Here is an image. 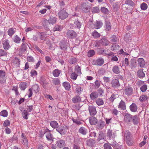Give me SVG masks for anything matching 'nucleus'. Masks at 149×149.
<instances>
[{
    "label": "nucleus",
    "instance_id": "obj_10",
    "mask_svg": "<svg viewBox=\"0 0 149 149\" xmlns=\"http://www.w3.org/2000/svg\"><path fill=\"white\" fill-rule=\"evenodd\" d=\"M107 136L109 139H111L115 137L116 136V133L113 132L112 130H109L107 132Z\"/></svg>",
    "mask_w": 149,
    "mask_h": 149
},
{
    "label": "nucleus",
    "instance_id": "obj_29",
    "mask_svg": "<svg viewBox=\"0 0 149 149\" xmlns=\"http://www.w3.org/2000/svg\"><path fill=\"white\" fill-rule=\"evenodd\" d=\"M61 72V70L58 69H55L53 71L52 73L54 77H57L59 76Z\"/></svg>",
    "mask_w": 149,
    "mask_h": 149
},
{
    "label": "nucleus",
    "instance_id": "obj_44",
    "mask_svg": "<svg viewBox=\"0 0 149 149\" xmlns=\"http://www.w3.org/2000/svg\"><path fill=\"white\" fill-rule=\"evenodd\" d=\"M110 144L114 148L118 149L119 147L118 144L114 141H113Z\"/></svg>",
    "mask_w": 149,
    "mask_h": 149
},
{
    "label": "nucleus",
    "instance_id": "obj_28",
    "mask_svg": "<svg viewBox=\"0 0 149 149\" xmlns=\"http://www.w3.org/2000/svg\"><path fill=\"white\" fill-rule=\"evenodd\" d=\"M29 114L28 113L27 110H24L22 112V116L23 118L26 120L28 119V116Z\"/></svg>",
    "mask_w": 149,
    "mask_h": 149
},
{
    "label": "nucleus",
    "instance_id": "obj_18",
    "mask_svg": "<svg viewBox=\"0 0 149 149\" xmlns=\"http://www.w3.org/2000/svg\"><path fill=\"white\" fill-rule=\"evenodd\" d=\"M98 94L97 92H92L90 94V97L92 100L96 99L98 97Z\"/></svg>",
    "mask_w": 149,
    "mask_h": 149
},
{
    "label": "nucleus",
    "instance_id": "obj_25",
    "mask_svg": "<svg viewBox=\"0 0 149 149\" xmlns=\"http://www.w3.org/2000/svg\"><path fill=\"white\" fill-rule=\"evenodd\" d=\"M50 126L53 128H57L58 127V124L56 121L53 120L51 121L50 123Z\"/></svg>",
    "mask_w": 149,
    "mask_h": 149
},
{
    "label": "nucleus",
    "instance_id": "obj_55",
    "mask_svg": "<svg viewBox=\"0 0 149 149\" xmlns=\"http://www.w3.org/2000/svg\"><path fill=\"white\" fill-rule=\"evenodd\" d=\"M76 59L75 58H71L69 59V62L71 64H73L76 62Z\"/></svg>",
    "mask_w": 149,
    "mask_h": 149
},
{
    "label": "nucleus",
    "instance_id": "obj_47",
    "mask_svg": "<svg viewBox=\"0 0 149 149\" xmlns=\"http://www.w3.org/2000/svg\"><path fill=\"white\" fill-rule=\"evenodd\" d=\"M93 36L95 38H97L100 36V34L96 31H95L92 33Z\"/></svg>",
    "mask_w": 149,
    "mask_h": 149
},
{
    "label": "nucleus",
    "instance_id": "obj_57",
    "mask_svg": "<svg viewBox=\"0 0 149 149\" xmlns=\"http://www.w3.org/2000/svg\"><path fill=\"white\" fill-rule=\"evenodd\" d=\"M82 10L84 13H86L89 11V8L88 6H85L83 7Z\"/></svg>",
    "mask_w": 149,
    "mask_h": 149
},
{
    "label": "nucleus",
    "instance_id": "obj_3",
    "mask_svg": "<svg viewBox=\"0 0 149 149\" xmlns=\"http://www.w3.org/2000/svg\"><path fill=\"white\" fill-rule=\"evenodd\" d=\"M6 73L4 71L0 70V83L4 84L6 79Z\"/></svg>",
    "mask_w": 149,
    "mask_h": 149
},
{
    "label": "nucleus",
    "instance_id": "obj_7",
    "mask_svg": "<svg viewBox=\"0 0 149 149\" xmlns=\"http://www.w3.org/2000/svg\"><path fill=\"white\" fill-rule=\"evenodd\" d=\"M112 86L114 88H117L120 86V83L118 79H113L111 83Z\"/></svg>",
    "mask_w": 149,
    "mask_h": 149
},
{
    "label": "nucleus",
    "instance_id": "obj_26",
    "mask_svg": "<svg viewBox=\"0 0 149 149\" xmlns=\"http://www.w3.org/2000/svg\"><path fill=\"white\" fill-rule=\"evenodd\" d=\"M105 125V123L102 120H100L98 122L97 124L98 128L99 129H102Z\"/></svg>",
    "mask_w": 149,
    "mask_h": 149
},
{
    "label": "nucleus",
    "instance_id": "obj_20",
    "mask_svg": "<svg viewBox=\"0 0 149 149\" xmlns=\"http://www.w3.org/2000/svg\"><path fill=\"white\" fill-rule=\"evenodd\" d=\"M89 119L90 123L91 125H95L96 124L97 122V118L95 117H91L89 118Z\"/></svg>",
    "mask_w": 149,
    "mask_h": 149
},
{
    "label": "nucleus",
    "instance_id": "obj_16",
    "mask_svg": "<svg viewBox=\"0 0 149 149\" xmlns=\"http://www.w3.org/2000/svg\"><path fill=\"white\" fill-rule=\"evenodd\" d=\"M40 83L44 88H45L46 86L48 84V82L46 81V79L42 77L40 78Z\"/></svg>",
    "mask_w": 149,
    "mask_h": 149
},
{
    "label": "nucleus",
    "instance_id": "obj_58",
    "mask_svg": "<svg viewBox=\"0 0 149 149\" xmlns=\"http://www.w3.org/2000/svg\"><path fill=\"white\" fill-rule=\"evenodd\" d=\"M147 89V86L145 84L140 88V90L141 91L143 92H145Z\"/></svg>",
    "mask_w": 149,
    "mask_h": 149
},
{
    "label": "nucleus",
    "instance_id": "obj_8",
    "mask_svg": "<svg viewBox=\"0 0 149 149\" xmlns=\"http://www.w3.org/2000/svg\"><path fill=\"white\" fill-rule=\"evenodd\" d=\"M132 120V116L128 113H126L124 116V120L126 122H130Z\"/></svg>",
    "mask_w": 149,
    "mask_h": 149
},
{
    "label": "nucleus",
    "instance_id": "obj_32",
    "mask_svg": "<svg viewBox=\"0 0 149 149\" xmlns=\"http://www.w3.org/2000/svg\"><path fill=\"white\" fill-rule=\"evenodd\" d=\"M124 138L126 139L132 138L131 133L128 131H126L124 132Z\"/></svg>",
    "mask_w": 149,
    "mask_h": 149
},
{
    "label": "nucleus",
    "instance_id": "obj_52",
    "mask_svg": "<svg viewBox=\"0 0 149 149\" xmlns=\"http://www.w3.org/2000/svg\"><path fill=\"white\" fill-rule=\"evenodd\" d=\"M78 75L76 74L75 72H73L70 75V78L74 80H75L76 79Z\"/></svg>",
    "mask_w": 149,
    "mask_h": 149
},
{
    "label": "nucleus",
    "instance_id": "obj_33",
    "mask_svg": "<svg viewBox=\"0 0 149 149\" xmlns=\"http://www.w3.org/2000/svg\"><path fill=\"white\" fill-rule=\"evenodd\" d=\"M72 101L74 103L79 102L81 101V98L79 96H75L72 98Z\"/></svg>",
    "mask_w": 149,
    "mask_h": 149
},
{
    "label": "nucleus",
    "instance_id": "obj_37",
    "mask_svg": "<svg viewBox=\"0 0 149 149\" xmlns=\"http://www.w3.org/2000/svg\"><path fill=\"white\" fill-rule=\"evenodd\" d=\"M75 71L78 74H81V68L78 65L75 66Z\"/></svg>",
    "mask_w": 149,
    "mask_h": 149
},
{
    "label": "nucleus",
    "instance_id": "obj_15",
    "mask_svg": "<svg viewBox=\"0 0 149 149\" xmlns=\"http://www.w3.org/2000/svg\"><path fill=\"white\" fill-rule=\"evenodd\" d=\"M118 108L120 110H125L126 109V105L125 102L123 100H121L118 105Z\"/></svg>",
    "mask_w": 149,
    "mask_h": 149
},
{
    "label": "nucleus",
    "instance_id": "obj_13",
    "mask_svg": "<svg viewBox=\"0 0 149 149\" xmlns=\"http://www.w3.org/2000/svg\"><path fill=\"white\" fill-rule=\"evenodd\" d=\"M102 22L100 21H96L94 24V27L96 29H100L102 26Z\"/></svg>",
    "mask_w": 149,
    "mask_h": 149
},
{
    "label": "nucleus",
    "instance_id": "obj_56",
    "mask_svg": "<svg viewBox=\"0 0 149 149\" xmlns=\"http://www.w3.org/2000/svg\"><path fill=\"white\" fill-rule=\"evenodd\" d=\"M125 4L127 5H130L132 6H133L134 5V2L131 0H127L125 2Z\"/></svg>",
    "mask_w": 149,
    "mask_h": 149
},
{
    "label": "nucleus",
    "instance_id": "obj_59",
    "mask_svg": "<svg viewBox=\"0 0 149 149\" xmlns=\"http://www.w3.org/2000/svg\"><path fill=\"white\" fill-rule=\"evenodd\" d=\"M60 47L61 49L65 51L66 50L67 48V45L66 44H61L60 45Z\"/></svg>",
    "mask_w": 149,
    "mask_h": 149
},
{
    "label": "nucleus",
    "instance_id": "obj_21",
    "mask_svg": "<svg viewBox=\"0 0 149 149\" xmlns=\"http://www.w3.org/2000/svg\"><path fill=\"white\" fill-rule=\"evenodd\" d=\"M56 144L58 147L59 148H62L65 145V142L62 140H58L56 142Z\"/></svg>",
    "mask_w": 149,
    "mask_h": 149
},
{
    "label": "nucleus",
    "instance_id": "obj_45",
    "mask_svg": "<svg viewBox=\"0 0 149 149\" xmlns=\"http://www.w3.org/2000/svg\"><path fill=\"white\" fill-rule=\"evenodd\" d=\"M132 121L134 124H136L139 122V120L137 116L136 115L132 117Z\"/></svg>",
    "mask_w": 149,
    "mask_h": 149
},
{
    "label": "nucleus",
    "instance_id": "obj_27",
    "mask_svg": "<svg viewBox=\"0 0 149 149\" xmlns=\"http://www.w3.org/2000/svg\"><path fill=\"white\" fill-rule=\"evenodd\" d=\"M15 29L11 28L9 29L8 31V34L10 36H12L15 32Z\"/></svg>",
    "mask_w": 149,
    "mask_h": 149
},
{
    "label": "nucleus",
    "instance_id": "obj_6",
    "mask_svg": "<svg viewBox=\"0 0 149 149\" xmlns=\"http://www.w3.org/2000/svg\"><path fill=\"white\" fill-rule=\"evenodd\" d=\"M133 91L132 88L129 86L125 88L124 90V93L125 95H130L132 94Z\"/></svg>",
    "mask_w": 149,
    "mask_h": 149
},
{
    "label": "nucleus",
    "instance_id": "obj_17",
    "mask_svg": "<svg viewBox=\"0 0 149 149\" xmlns=\"http://www.w3.org/2000/svg\"><path fill=\"white\" fill-rule=\"evenodd\" d=\"M74 85L76 86H77V87L76 88V93H77V94L80 95V94H81V92L83 91V88H81L79 85H77V84H74Z\"/></svg>",
    "mask_w": 149,
    "mask_h": 149
},
{
    "label": "nucleus",
    "instance_id": "obj_31",
    "mask_svg": "<svg viewBox=\"0 0 149 149\" xmlns=\"http://www.w3.org/2000/svg\"><path fill=\"white\" fill-rule=\"evenodd\" d=\"M138 76L140 78H143L144 77L145 74L143 72V69H140L137 72Z\"/></svg>",
    "mask_w": 149,
    "mask_h": 149
},
{
    "label": "nucleus",
    "instance_id": "obj_54",
    "mask_svg": "<svg viewBox=\"0 0 149 149\" xmlns=\"http://www.w3.org/2000/svg\"><path fill=\"white\" fill-rule=\"evenodd\" d=\"M130 66L132 69L135 68L136 66V62L134 60L132 61Z\"/></svg>",
    "mask_w": 149,
    "mask_h": 149
},
{
    "label": "nucleus",
    "instance_id": "obj_14",
    "mask_svg": "<svg viewBox=\"0 0 149 149\" xmlns=\"http://www.w3.org/2000/svg\"><path fill=\"white\" fill-rule=\"evenodd\" d=\"M98 42L102 45H107L109 44L108 40L105 38L99 40Z\"/></svg>",
    "mask_w": 149,
    "mask_h": 149
},
{
    "label": "nucleus",
    "instance_id": "obj_64",
    "mask_svg": "<svg viewBox=\"0 0 149 149\" xmlns=\"http://www.w3.org/2000/svg\"><path fill=\"white\" fill-rule=\"evenodd\" d=\"M53 83L56 85H58L60 84L59 80L57 79H55L53 80Z\"/></svg>",
    "mask_w": 149,
    "mask_h": 149
},
{
    "label": "nucleus",
    "instance_id": "obj_41",
    "mask_svg": "<svg viewBox=\"0 0 149 149\" xmlns=\"http://www.w3.org/2000/svg\"><path fill=\"white\" fill-rule=\"evenodd\" d=\"M74 27L79 29L81 26V23L78 20H76L74 22Z\"/></svg>",
    "mask_w": 149,
    "mask_h": 149
},
{
    "label": "nucleus",
    "instance_id": "obj_12",
    "mask_svg": "<svg viewBox=\"0 0 149 149\" xmlns=\"http://www.w3.org/2000/svg\"><path fill=\"white\" fill-rule=\"evenodd\" d=\"M45 133L46 138L48 140L51 141L52 140L53 136L51 134L49 130H46Z\"/></svg>",
    "mask_w": 149,
    "mask_h": 149
},
{
    "label": "nucleus",
    "instance_id": "obj_39",
    "mask_svg": "<svg viewBox=\"0 0 149 149\" xmlns=\"http://www.w3.org/2000/svg\"><path fill=\"white\" fill-rule=\"evenodd\" d=\"M148 99V97L147 96L145 95H142L139 98V100L141 102H143L145 101Z\"/></svg>",
    "mask_w": 149,
    "mask_h": 149
},
{
    "label": "nucleus",
    "instance_id": "obj_53",
    "mask_svg": "<svg viewBox=\"0 0 149 149\" xmlns=\"http://www.w3.org/2000/svg\"><path fill=\"white\" fill-rule=\"evenodd\" d=\"M95 54L94 51L93 50H89L88 52V57L93 56Z\"/></svg>",
    "mask_w": 149,
    "mask_h": 149
},
{
    "label": "nucleus",
    "instance_id": "obj_35",
    "mask_svg": "<svg viewBox=\"0 0 149 149\" xmlns=\"http://www.w3.org/2000/svg\"><path fill=\"white\" fill-rule=\"evenodd\" d=\"M95 102L97 104L98 106L102 105L104 104L103 100L102 98H98L96 101Z\"/></svg>",
    "mask_w": 149,
    "mask_h": 149
},
{
    "label": "nucleus",
    "instance_id": "obj_63",
    "mask_svg": "<svg viewBox=\"0 0 149 149\" xmlns=\"http://www.w3.org/2000/svg\"><path fill=\"white\" fill-rule=\"evenodd\" d=\"M22 143L24 145H28V140L26 139V138L22 139Z\"/></svg>",
    "mask_w": 149,
    "mask_h": 149
},
{
    "label": "nucleus",
    "instance_id": "obj_34",
    "mask_svg": "<svg viewBox=\"0 0 149 149\" xmlns=\"http://www.w3.org/2000/svg\"><path fill=\"white\" fill-rule=\"evenodd\" d=\"M13 63L15 66L19 67L20 63L19 59L18 58L15 57L13 61Z\"/></svg>",
    "mask_w": 149,
    "mask_h": 149
},
{
    "label": "nucleus",
    "instance_id": "obj_1",
    "mask_svg": "<svg viewBox=\"0 0 149 149\" xmlns=\"http://www.w3.org/2000/svg\"><path fill=\"white\" fill-rule=\"evenodd\" d=\"M59 18L61 19H64L68 16V13L64 10H60L58 13Z\"/></svg>",
    "mask_w": 149,
    "mask_h": 149
},
{
    "label": "nucleus",
    "instance_id": "obj_9",
    "mask_svg": "<svg viewBox=\"0 0 149 149\" xmlns=\"http://www.w3.org/2000/svg\"><path fill=\"white\" fill-rule=\"evenodd\" d=\"M88 110L90 115L91 116H94L97 113L96 109L95 107L93 106H89Z\"/></svg>",
    "mask_w": 149,
    "mask_h": 149
},
{
    "label": "nucleus",
    "instance_id": "obj_11",
    "mask_svg": "<svg viewBox=\"0 0 149 149\" xmlns=\"http://www.w3.org/2000/svg\"><path fill=\"white\" fill-rule=\"evenodd\" d=\"M138 65L141 68H143L145 65V62L143 58H139L137 60Z\"/></svg>",
    "mask_w": 149,
    "mask_h": 149
},
{
    "label": "nucleus",
    "instance_id": "obj_49",
    "mask_svg": "<svg viewBox=\"0 0 149 149\" xmlns=\"http://www.w3.org/2000/svg\"><path fill=\"white\" fill-rule=\"evenodd\" d=\"M63 28L62 26L59 25L56 26L53 29V31H60Z\"/></svg>",
    "mask_w": 149,
    "mask_h": 149
},
{
    "label": "nucleus",
    "instance_id": "obj_36",
    "mask_svg": "<svg viewBox=\"0 0 149 149\" xmlns=\"http://www.w3.org/2000/svg\"><path fill=\"white\" fill-rule=\"evenodd\" d=\"M57 20V19L53 17H50L49 19L48 20V22L49 24H53L56 23Z\"/></svg>",
    "mask_w": 149,
    "mask_h": 149
},
{
    "label": "nucleus",
    "instance_id": "obj_22",
    "mask_svg": "<svg viewBox=\"0 0 149 149\" xmlns=\"http://www.w3.org/2000/svg\"><path fill=\"white\" fill-rule=\"evenodd\" d=\"M63 86L65 89L67 91H69L70 89V84L68 82H65L63 83Z\"/></svg>",
    "mask_w": 149,
    "mask_h": 149
},
{
    "label": "nucleus",
    "instance_id": "obj_5",
    "mask_svg": "<svg viewBox=\"0 0 149 149\" xmlns=\"http://www.w3.org/2000/svg\"><path fill=\"white\" fill-rule=\"evenodd\" d=\"M2 45L3 48L6 50H8L10 47L8 40L6 39L3 40Z\"/></svg>",
    "mask_w": 149,
    "mask_h": 149
},
{
    "label": "nucleus",
    "instance_id": "obj_43",
    "mask_svg": "<svg viewBox=\"0 0 149 149\" xmlns=\"http://www.w3.org/2000/svg\"><path fill=\"white\" fill-rule=\"evenodd\" d=\"M140 7L142 10H145L147 9L148 5L146 3L143 2L141 4Z\"/></svg>",
    "mask_w": 149,
    "mask_h": 149
},
{
    "label": "nucleus",
    "instance_id": "obj_42",
    "mask_svg": "<svg viewBox=\"0 0 149 149\" xmlns=\"http://www.w3.org/2000/svg\"><path fill=\"white\" fill-rule=\"evenodd\" d=\"M126 142L128 146H130L132 145L134 143V141L131 138L126 139Z\"/></svg>",
    "mask_w": 149,
    "mask_h": 149
},
{
    "label": "nucleus",
    "instance_id": "obj_19",
    "mask_svg": "<svg viewBox=\"0 0 149 149\" xmlns=\"http://www.w3.org/2000/svg\"><path fill=\"white\" fill-rule=\"evenodd\" d=\"M113 72L116 74H118L120 72V68L119 67L116 65H114L112 69Z\"/></svg>",
    "mask_w": 149,
    "mask_h": 149
},
{
    "label": "nucleus",
    "instance_id": "obj_30",
    "mask_svg": "<svg viewBox=\"0 0 149 149\" xmlns=\"http://www.w3.org/2000/svg\"><path fill=\"white\" fill-rule=\"evenodd\" d=\"M131 111L132 112H136L137 109V107L136 104L133 103L130 106Z\"/></svg>",
    "mask_w": 149,
    "mask_h": 149
},
{
    "label": "nucleus",
    "instance_id": "obj_61",
    "mask_svg": "<svg viewBox=\"0 0 149 149\" xmlns=\"http://www.w3.org/2000/svg\"><path fill=\"white\" fill-rule=\"evenodd\" d=\"M21 40V38L17 36H16L15 37L14 41L17 43H19Z\"/></svg>",
    "mask_w": 149,
    "mask_h": 149
},
{
    "label": "nucleus",
    "instance_id": "obj_51",
    "mask_svg": "<svg viewBox=\"0 0 149 149\" xmlns=\"http://www.w3.org/2000/svg\"><path fill=\"white\" fill-rule=\"evenodd\" d=\"M103 146L104 149H112L111 144L109 143H105Z\"/></svg>",
    "mask_w": 149,
    "mask_h": 149
},
{
    "label": "nucleus",
    "instance_id": "obj_40",
    "mask_svg": "<svg viewBox=\"0 0 149 149\" xmlns=\"http://www.w3.org/2000/svg\"><path fill=\"white\" fill-rule=\"evenodd\" d=\"M79 132L83 135H86L87 133L86 129L84 127H81L79 130Z\"/></svg>",
    "mask_w": 149,
    "mask_h": 149
},
{
    "label": "nucleus",
    "instance_id": "obj_38",
    "mask_svg": "<svg viewBox=\"0 0 149 149\" xmlns=\"http://www.w3.org/2000/svg\"><path fill=\"white\" fill-rule=\"evenodd\" d=\"M19 87L21 90H24L26 88V84L24 82H22L19 84Z\"/></svg>",
    "mask_w": 149,
    "mask_h": 149
},
{
    "label": "nucleus",
    "instance_id": "obj_23",
    "mask_svg": "<svg viewBox=\"0 0 149 149\" xmlns=\"http://www.w3.org/2000/svg\"><path fill=\"white\" fill-rule=\"evenodd\" d=\"M56 130L61 135H64L66 132V131L63 128L60 127L56 129Z\"/></svg>",
    "mask_w": 149,
    "mask_h": 149
},
{
    "label": "nucleus",
    "instance_id": "obj_4",
    "mask_svg": "<svg viewBox=\"0 0 149 149\" xmlns=\"http://www.w3.org/2000/svg\"><path fill=\"white\" fill-rule=\"evenodd\" d=\"M67 37L68 38H73L76 37V33L73 30H71L68 31L67 33Z\"/></svg>",
    "mask_w": 149,
    "mask_h": 149
},
{
    "label": "nucleus",
    "instance_id": "obj_62",
    "mask_svg": "<svg viewBox=\"0 0 149 149\" xmlns=\"http://www.w3.org/2000/svg\"><path fill=\"white\" fill-rule=\"evenodd\" d=\"M10 121L9 120H6L5 121L3 125L4 127H7L9 126L10 125Z\"/></svg>",
    "mask_w": 149,
    "mask_h": 149
},
{
    "label": "nucleus",
    "instance_id": "obj_46",
    "mask_svg": "<svg viewBox=\"0 0 149 149\" xmlns=\"http://www.w3.org/2000/svg\"><path fill=\"white\" fill-rule=\"evenodd\" d=\"M0 115L3 117H6L8 115V113L6 110H4L1 111Z\"/></svg>",
    "mask_w": 149,
    "mask_h": 149
},
{
    "label": "nucleus",
    "instance_id": "obj_50",
    "mask_svg": "<svg viewBox=\"0 0 149 149\" xmlns=\"http://www.w3.org/2000/svg\"><path fill=\"white\" fill-rule=\"evenodd\" d=\"M111 29L110 24L109 22H107L105 24V30L106 31H109Z\"/></svg>",
    "mask_w": 149,
    "mask_h": 149
},
{
    "label": "nucleus",
    "instance_id": "obj_48",
    "mask_svg": "<svg viewBox=\"0 0 149 149\" xmlns=\"http://www.w3.org/2000/svg\"><path fill=\"white\" fill-rule=\"evenodd\" d=\"M39 87L36 84L33 85L32 87V89L36 93H37L39 92Z\"/></svg>",
    "mask_w": 149,
    "mask_h": 149
},
{
    "label": "nucleus",
    "instance_id": "obj_24",
    "mask_svg": "<svg viewBox=\"0 0 149 149\" xmlns=\"http://www.w3.org/2000/svg\"><path fill=\"white\" fill-rule=\"evenodd\" d=\"M27 45H28L26 42H24L22 44L21 47L20 49L22 52H24L26 50Z\"/></svg>",
    "mask_w": 149,
    "mask_h": 149
},
{
    "label": "nucleus",
    "instance_id": "obj_2",
    "mask_svg": "<svg viewBox=\"0 0 149 149\" xmlns=\"http://www.w3.org/2000/svg\"><path fill=\"white\" fill-rule=\"evenodd\" d=\"M104 60L102 58H99L93 61V64L94 65L101 66L104 63Z\"/></svg>",
    "mask_w": 149,
    "mask_h": 149
},
{
    "label": "nucleus",
    "instance_id": "obj_60",
    "mask_svg": "<svg viewBox=\"0 0 149 149\" xmlns=\"http://www.w3.org/2000/svg\"><path fill=\"white\" fill-rule=\"evenodd\" d=\"M101 10L102 12L105 14H106L108 12V9L104 7H101Z\"/></svg>",
    "mask_w": 149,
    "mask_h": 149
}]
</instances>
